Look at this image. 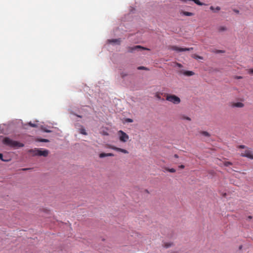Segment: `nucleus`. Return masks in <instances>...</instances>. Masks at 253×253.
Masks as SVG:
<instances>
[{"instance_id": "31", "label": "nucleus", "mask_w": 253, "mask_h": 253, "mask_svg": "<svg viewBox=\"0 0 253 253\" xmlns=\"http://www.w3.org/2000/svg\"><path fill=\"white\" fill-rule=\"evenodd\" d=\"M41 141L46 142H48L49 140L48 139H41Z\"/></svg>"}, {"instance_id": "5", "label": "nucleus", "mask_w": 253, "mask_h": 253, "mask_svg": "<svg viewBox=\"0 0 253 253\" xmlns=\"http://www.w3.org/2000/svg\"><path fill=\"white\" fill-rule=\"evenodd\" d=\"M171 50L177 51H190L193 49V47H190V48H182V47H179L178 46L173 45L171 46L170 48Z\"/></svg>"}, {"instance_id": "26", "label": "nucleus", "mask_w": 253, "mask_h": 253, "mask_svg": "<svg viewBox=\"0 0 253 253\" xmlns=\"http://www.w3.org/2000/svg\"><path fill=\"white\" fill-rule=\"evenodd\" d=\"M182 118L184 120H188V121H191V119L189 117H186V116H182Z\"/></svg>"}, {"instance_id": "35", "label": "nucleus", "mask_w": 253, "mask_h": 253, "mask_svg": "<svg viewBox=\"0 0 253 253\" xmlns=\"http://www.w3.org/2000/svg\"><path fill=\"white\" fill-rule=\"evenodd\" d=\"M174 157L175 158H178V156L177 154H174Z\"/></svg>"}, {"instance_id": "39", "label": "nucleus", "mask_w": 253, "mask_h": 253, "mask_svg": "<svg viewBox=\"0 0 253 253\" xmlns=\"http://www.w3.org/2000/svg\"><path fill=\"white\" fill-rule=\"evenodd\" d=\"M157 97L159 99H160V96L159 95H157Z\"/></svg>"}, {"instance_id": "22", "label": "nucleus", "mask_w": 253, "mask_h": 253, "mask_svg": "<svg viewBox=\"0 0 253 253\" xmlns=\"http://www.w3.org/2000/svg\"><path fill=\"white\" fill-rule=\"evenodd\" d=\"M232 163L230 162H225L224 163V165L226 167H228L229 166L232 165Z\"/></svg>"}, {"instance_id": "20", "label": "nucleus", "mask_w": 253, "mask_h": 253, "mask_svg": "<svg viewBox=\"0 0 253 253\" xmlns=\"http://www.w3.org/2000/svg\"><path fill=\"white\" fill-rule=\"evenodd\" d=\"M166 170L169 172L174 173L176 171L175 169L173 168L169 169V168H166Z\"/></svg>"}, {"instance_id": "4", "label": "nucleus", "mask_w": 253, "mask_h": 253, "mask_svg": "<svg viewBox=\"0 0 253 253\" xmlns=\"http://www.w3.org/2000/svg\"><path fill=\"white\" fill-rule=\"evenodd\" d=\"M240 156L241 157H247L251 160H253V154L249 148H247L244 152L241 153Z\"/></svg>"}, {"instance_id": "6", "label": "nucleus", "mask_w": 253, "mask_h": 253, "mask_svg": "<svg viewBox=\"0 0 253 253\" xmlns=\"http://www.w3.org/2000/svg\"><path fill=\"white\" fill-rule=\"evenodd\" d=\"M128 51L129 52H133L134 51L138 50V49H142V50H149L150 49L149 48L142 47L140 45H135L133 47H128Z\"/></svg>"}, {"instance_id": "27", "label": "nucleus", "mask_w": 253, "mask_h": 253, "mask_svg": "<svg viewBox=\"0 0 253 253\" xmlns=\"http://www.w3.org/2000/svg\"><path fill=\"white\" fill-rule=\"evenodd\" d=\"M126 122H127V123H132L133 122V120L131 119L127 118L126 120Z\"/></svg>"}, {"instance_id": "34", "label": "nucleus", "mask_w": 253, "mask_h": 253, "mask_svg": "<svg viewBox=\"0 0 253 253\" xmlns=\"http://www.w3.org/2000/svg\"><path fill=\"white\" fill-rule=\"evenodd\" d=\"M252 218V216H251V215H250V216H248V217H247V219H249V220H250V219H251Z\"/></svg>"}, {"instance_id": "28", "label": "nucleus", "mask_w": 253, "mask_h": 253, "mask_svg": "<svg viewBox=\"0 0 253 253\" xmlns=\"http://www.w3.org/2000/svg\"><path fill=\"white\" fill-rule=\"evenodd\" d=\"M248 73L251 75H253V69H250L248 70Z\"/></svg>"}, {"instance_id": "30", "label": "nucleus", "mask_w": 253, "mask_h": 253, "mask_svg": "<svg viewBox=\"0 0 253 253\" xmlns=\"http://www.w3.org/2000/svg\"><path fill=\"white\" fill-rule=\"evenodd\" d=\"M121 76L122 78H124L125 76H127V74H125L124 73H122L121 74Z\"/></svg>"}, {"instance_id": "38", "label": "nucleus", "mask_w": 253, "mask_h": 253, "mask_svg": "<svg viewBox=\"0 0 253 253\" xmlns=\"http://www.w3.org/2000/svg\"><path fill=\"white\" fill-rule=\"evenodd\" d=\"M44 131H45V132H50V130H45Z\"/></svg>"}, {"instance_id": "32", "label": "nucleus", "mask_w": 253, "mask_h": 253, "mask_svg": "<svg viewBox=\"0 0 253 253\" xmlns=\"http://www.w3.org/2000/svg\"><path fill=\"white\" fill-rule=\"evenodd\" d=\"M178 167L180 169H183L184 168L185 166L183 165H181L179 166Z\"/></svg>"}, {"instance_id": "17", "label": "nucleus", "mask_w": 253, "mask_h": 253, "mask_svg": "<svg viewBox=\"0 0 253 253\" xmlns=\"http://www.w3.org/2000/svg\"><path fill=\"white\" fill-rule=\"evenodd\" d=\"M191 57L195 59H203V57L202 56L198 55L195 54H193L191 55Z\"/></svg>"}, {"instance_id": "40", "label": "nucleus", "mask_w": 253, "mask_h": 253, "mask_svg": "<svg viewBox=\"0 0 253 253\" xmlns=\"http://www.w3.org/2000/svg\"><path fill=\"white\" fill-rule=\"evenodd\" d=\"M26 169H23V170H26Z\"/></svg>"}, {"instance_id": "16", "label": "nucleus", "mask_w": 253, "mask_h": 253, "mask_svg": "<svg viewBox=\"0 0 253 253\" xmlns=\"http://www.w3.org/2000/svg\"><path fill=\"white\" fill-rule=\"evenodd\" d=\"M210 8L213 12L218 11L220 10V7L219 6H216V8H214L213 6H211Z\"/></svg>"}, {"instance_id": "15", "label": "nucleus", "mask_w": 253, "mask_h": 253, "mask_svg": "<svg viewBox=\"0 0 253 253\" xmlns=\"http://www.w3.org/2000/svg\"><path fill=\"white\" fill-rule=\"evenodd\" d=\"M181 14H182L183 15L187 16H191L194 15V14L192 12L184 11H181Z\"/></svg>"}, {"instance_id": "33", "label": "nucleus", "mask_w": 253, "mask_h": 253, "mask_svg": "<svg viewBox=\"0 0 253 253\" xmlns=\"http://www.w3.org/2000/svg\"><path fill=\"white\" fill-rule=\"evenodd\" d=\"M216 52L217 53H224V51H223V50H218Z\"/></svg>"}, {"instance_id": "37", "label": "nucleus", "mask_w": 253, "mask_h": 253, "mask_svg": "<svg viewBox=\"0 0 253 253\" xmlns=\"http://www.w3.org/2000/svg\"><path fill=\"white\" fill-rule=\"evenodd\" d=\"M177 66H178V67H181L182 66V65H181L180 64H179V63H178V64H177Z\"/></svg>"}, {"instance_id": "11", "label": "nucleus", "mask_w": 253, "mask_h": 253, "mask_svg": "<svg viewBox=\"0 0 253 253\" xmlns=\"http://www.w3.org/2000/svg\"><path fill=\"white\" fill-rule=\"evenodd\" d=\"M108 41L109 43H115L118 44H120L121 43V40L120 39H118L108 40Z\"/></svg>"}, {"instance_id": "29", "label": "nucleus", "mask_w": 253, "mask_h": 253, "mask_svg": "<svg viewBox=\"0 0 253 253\" xmlns=\"http://www.w3.org/2000/svg\"><path fill=\"white\" fill-rule=\"evenodd\" d=\"M29 125L30 126H32V127H36V126H37V125H36V124H32V123H31V122L29 123Z\"/></svg>"}, {"instance_id": "7", "label": "nucleus", "mask_w": 253, "mask_h": 253, "mask_svg": "<svg viewBox=\"0 0 253 253\" xmlns=\"http://www.w3.org/2000/svg\"><path fill=\"white\" fill-rule=\"evenodd\" d=\"M38 156L46 157L48 154V151L47 150H42V149H38Z\"/></svg>"}, {"instance_id": "2", "label": "nucleus", "mask_w": 253, "mask_h": 253, "mask_svg": "<svg viewBox=\"0 0 253 253\" xmlns=\"http://www.w3.org/2000/svg\"><path fill=\"white\" fill-rule=\"evenodd\" d=\"M166 100L174 104H178L181 101L179 97L173 94H167L166 96Z\"/></svg>"}, {"instance_id": "23", "label": "nucleus", "mask_w": 253, "mask_h": 253, "mask_svg": "<svg viewBox=\"0 0 253 253\" xmlns=\"http://www.w3.org/2000/svg\"><path fill=\"white\" fill-rule=\"evenodd\" d=\"M237 148H239V149H247L248 147H246L245 145H238L237 146Z\"/></svg>"}, {"instance_id": "14", "label": "nucleus", "mask_w": 253, "mask_h": 253, "mask_svg": "<svg viewBox=\"0 0 253 253\" xmlns=\"http://www.w3.org/2000/svg\"><path fill=\"white\" fill-rule=\"evenodd\" d=\"M183 75L187 76H191L194 75V73L190 71H184L183 73Z\"/></svg>"}, {"instance_id": "1", "label": "nucleus", "mask_w": 253, "mask_h": 253, "mask_svg": "<svg viewBox=\"0 0 253 253\" xmlns=\"http://www.w3.org/2000/svg\"><path fill=\"white\" fill-rule=\"evenodd\" d=\"M2 142L4 144L11 147L19 148L24 146V144L23 143L13 140L8 137H5L3 139Z\"/></svg>"}, {"instance_id": "3", "label": "nucleus", "mask_w": 253, "mask_h": 253, "mask_svg": "<svg viewBox=\"0 0 253 253\" xmlns=\"http://www.w3.org/2000/svg\"><path fill=\"white\" fill-rule=\"evenodd\" d=\"M119 139L121 142H126L129 139L128 135L123 130H119L118 132Z\"/></svg>"}, {"instance_id": "21", "label": "nucleus", "mask_w": 253, "mask_h": 253, "mask_svg": "<svg viewBox=\"0 0 253 253\" xmlns=\"http://www.w3.org/2000/svg\"><path fill=\"white\" fill-rule=\"evenodd\" d=\"M137 69L138 70H149V69L145 67H144V66H139L138 68H137Z\"/></svg>"}, {"instance_id": "36", "label": "nucleus", "mask_w": 253, "mask_h": 253, "mask_svg": "<svg viewBox=\"0 0 253 253\" xmlns=\"http://www.w3.org/2000/svg\"><path fill=\"white\" fill-rule=\"evenodd\" d=\"M237 79H242V77L241 76H238L236 77Z\"/></svg>"}, {"instance_id": "18", "label": "nucleus", "mask_w": 253, "mask_h": 253, "mask_svg": "<svg viewBox=\"0 0 253 253\" xmlns=\"http://www.w3.org/2000/svg\"><path fill=\"white\" fill-rule=\"evenodd\" d=\"M200 133L201 134H202L203 135H204V136H207V137H210V133L206 131H202L200 132Z\"/></svg>"}, {"instance_id": "8", "label": "nucleus", "mask_w": 253, "mask_h": 253, "mask_svg": "<svg viewBox=\"0 0 253 253\" xmlns=\"http://www.w3.org/2000/svg\"><path fill=\"white\" fill-rule=\"evenodd\" d=\"M230 106L232 108H243L244 104L242 102H232Z\"/></svg>"}, {"instance_id": "12", "label": "nucleus", "mask_w": 253, "mask_h": 253, "mask_svg": "<svg viewBox=\"0 0 253 253\" xmlns=\"http://www.w3.org/2000/svg\"><path fill=\"white\" fill-rule=\"evenodd\" d=\"M108 156L112 157V156H114V154L112 153H102L99 154V157L101 158L105 157H108Z\"/></svg>"}, {"instance_id": "13", "label": "nucleus", "mask_w": 253, "mask_h": 253, "mask_svg": "<svg viewBox=\"0 0 253 253\" xmlns=\"http://www.w3.org/2000/svg\"><path fill=\"white\" fill-rule=\"evenodd\" d=\"M173 245V244L172 242H165L163 245V247L165 248H169Z\"/></svg>"}, {"instance_id": "41", "label": "nucleus", "mask_w": 253, "mask_h": 253, "mask_svg": "<svg viewBox=\"0 0 253 253\" xmlns=\"http://www.w3.org/2000/svg\"><path fill=\"white\" fill-rule=\"evenodd\" d=\"M236 12L238 13V12H239V11H238V10H237V11H236Z\"/></svg>"}, {"instance_id": "10", "label": "nucleus", "mask_w": 253, "mask_h": 253, "mask_svg": "<svg viewBox=\"0 0 253 253\" xmlns=\"http://www.w3.org/2000/svg\"><path fill=\"white\" fill-rule=\"evenodd\" d=\"M38 148L30 149L28 152L31 153L33 156H38Z\"/></svg>"}, {"instance_id": "9", "label": "nucleus", "mask_w": 253, "mask_h": 253, "mask_svg": "<svg viewBox=\"0 0 253 253\" xmlns=\"http://www.w3.org/2000/svg\"><path fill=\"white\" fill-rule=\"evenodd\" d=\"M111 148H112V149L115 150V151H117L118 152H122L124 154H128V152L126 150V149H122V148H118V147H115V146H111L110 147Z\"/></svg>"}, {"instance_id": "19", "label": "nucleus", "mask_w": 253, "mask_h": 253, "mask_svg": "<svg viewBox=\"0 0 253 253\" xmlns=\"http://www.w3.org/2000/svg\"><path fill=\"white\" fill-rule=\"evenodd\" d=\"M226 28L225 26H220L218 28V31L219 32H223L226 30Z\"/></svg>"}, {"instance_id": "24", "label": "nucleus", "mask_w": 253, "mask_h": 253, "mask_svg": "<svg viewBox=\"0 0 253 253\" xmlns=\"http://www.w3.org/2000/svg\"><path fill=\"white\" fill-rule=\"evenodd\" d=\"M80 132L82 134H84V135H86L87 134V133H86V132L85 131V130L84 128L81 129Z\"/></svg>"}, {"instance_id": "25", "label": "nucleus", "mask_w": 253, "mask_h": 253, "mask_svg": "<svg viewBox=\"0 0 253 253\" xmlns=\"http://www.w3.org/2000/svg\"><path fill=\"white\" fill-rule=\"evenodd\" d=\"M0 159L2 161H4V162H7L8 161L7 160H6V159H3V155L1 153H0Z\"/></svg>"}]
</instances>
